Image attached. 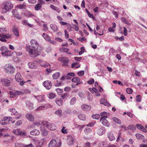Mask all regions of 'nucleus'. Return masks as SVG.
<instances>
[{
  "label": "nucleus",
  "instance_id": "864d4df0",
  "mask_svg": "<svg viewBox=\"0 0 147 147\" xmlns=\"http://www.w3.org/2000/svg\"><path fill=\"white\" fill-rule=\"evenodd\" d=\"M92 117L93 119H98L100 117V115L98 114H96L92 116Z\"/></svg>",
  "mask_w": 147,
  "mask_h": 147
},
{
  "label": "nucleus",
  "instance_id": "f704fd0d",
  "mask_svg": "<svg viewBox=\"0 0 147 147\" xmlns=\"http://www.w3.org/2000/svg\"><path fill=\"white\" fill-rule=\"evenodd\" d=\"M1 54L2 55H3V56H10L11 55L10 52L9 51H7V50L5 51L4 53L2 52Z\"/></svg>",
  "mask_w": 147,
  "mask_h": 147
},
{
  "label": "nucleus",
  "instance_id": "dca6fc26",
  "mask_svg": "<svg viewBox=\"0 0 147 147\" xmlns=\"http://www.w3.org/2000/svg\"><path fill=\"white\" fill-rule=\"evenodd\" d=\"M74 142V140L71 136H69L67 139V143L70 146L73 144Z\"/></svg>",
  "mask_w": 147,
  "mask_h": 147
},
{
  "label": "nucleus",
  "instance_id": "ea45409f",
  "mask_svg": "<svg viewBox=\"0 0 147 147\" xmlns=\"http://www.w3.org/2000/svg\"><path fill=\"white\" fill-rule=\"evenodd\" d=\"M24 92H22V91H19L17 90L15 91L16 93V96H19L20 95H24Z\"/></svg>",
  "mask_w": 147,
  "mask_h": 147
},
{
  "label": "nucleus",
  "instance_id": "f3484780",
  "mask_svg": "<svg viewBox=\"0 0 147 147\" xmlns=\"http://www.w3.org/2000/svg\"><path fill=\"white\" fill-rule=\"evenodd\" d=\"M13 132L16 135H23L24 134V133L20 129H17L13 131Z\"/></svg>",
  "mask_w": 147,
  "mask_h": 147
},
{
  "label": "nucleus",
  "instance_id": "a211bd4d",
  "mask_svg": "<svg viewBox=\"0 0 147 147\" xmlns=\"http://www.w3.org/2000/svg\"><path fill=\"white\" fill-rule=\"evenodd\" d=\"M26 117L28 121H32L34 120V117L30 113L27 114L26 115Z\"/></svg>",
  "mask_w": 147,
  "mask_h": 147
},
{
  "label": "nucleus",
  "instance_id": "5701e85b",
  "mask_svg": "<svg viewBox=\"0 0 147 147\" xmlns=\"http://www.w3.org/2000/svg\"><path fill=\"white\" fill-rule=\"evenodd\" d=\"M34 97L36 98L39 102L42 101L44 100V96L43 95L39 96H34Z\"/></svg>",
  "mask_w": 147,
  "mask_h": 147
},
{
  "label": "nucleus",
  "instance_id": "7c9ffc66",
  "mask_svg": "<svg viewBox=\"0 0 147 147\" xmlns=\"http://www.w3.org/2000/svg\"><path fill=\"white\" fill-rule=\"evenodd\" d=\"M71 77H74L75 76V74L73 73H69L67 74V76H66V78L67 79H71Z\"/></svg>",
  "mask_w": 147,
  "mask_h": 147
},
{
  "label": "nucleus",
  "instance_id": "4468645a",
  "mask_svg": "<svg viewBox=\"0 0 147 147\" xmlns=\"http://www.w3.org/2000/svg\"><path fill=\"white\" fill-rule=\"evenodd\" d=\"M105 127H102L100 129H98L97 130V133L99 136H102L105 133Z\"/></svg>",
  "mask_w": 147,
  "mask_h": 147
},
{
  "label": "nucleus",
  "instance_id": "2f4dec72",
  "mask_svg": "<svg viewBox=\"0 0 147 147\" xmlns=\"http://www.w3.org/2000/svg\"><path fill=\"white\" fill-rule=\"evenodd\" d=\"M50 26L51 28L54 31H56L58 30L57 26L54 24H51Z\"/></svg>",
  "mask_w": 147,
  "mask_h": 147
},
{
  "label": "nucleus",
  "instance_id": "39448f33",
  "mask_svg": "<svg viewBox=\"0 0 147 147\" xmlns=\"http://www.w3.org/2000/svg\"><path fill=\"white\" fill-rule=\"evenodd\" d=\"M58 60L61 62L63 66H68V63L69 61L68 58L65 57H59L58 58Z\"/></svg>",
  "mask_w": 147,
  "mask_h": 147
},
{
  "label": "nucleus",
  "instance_id": "f8f14e48",
  "mask_svg": "<svg viewBox=\"0 0 147 147\" xmlns=\"http://www.w3.org/2000/svg\"><path fill=\"white\" fill-rule=\"evenodd\" d=\"M50 106L49 104H46L43 106H40L38 107L36 110V111H40V110H45L49 108Z\"/></svg>",
  "mask_w": 147,
  "mask_h": 147
},
{
  "label": "nucleus",
  "instance_id": "72a5a7b5",
  "mask_svg": "<svg viewBox=\"0 0 147 147\" xmlns=\"http://www.w3.org/2000/svg\"><path fill=\"white\" fill-rule=\"evenodd\" d=\"M74 125L76 127L79 129L80 130H82L83 128L84 127V125L82 126L81 125H79L75 123H74Z\"/></svg>",
  "mask_w": 147,
  "mask_h": 147
},
{
  "label": "nucleus",
  "instance_id": "c756f323",
  "mask_svg": "<svg viewBox=\"0 0 147 147\" xmlns=\"http://www.w3.org/2000/svg\"><path fill=\"white\" fill-rule=\"evenodd\" d=\"M136 138L138 139L143 140L144 138V136L140 134H137L136 135Z\"/></svg>",
  "mask_w": 147,
  "mask_h": 147
},
{
  "label": "nucleus",
  "instance_id": "13d9d810",
  "mask_svg": "<svg viewBox=\"0 0 147 147\" xmlns=\"http://www.w3.org/2000/svg\"><path fill=\"white\" fill-rule=\"evenodd\" d=\"M43 63V64H41V66H42L45 67H47L49 65V64L47 63L46 62L44 61Z\"/></svg>",
  "mask_w": 147,
  "mask_h": 147
},
{
  "label": "nucleus",
  "instance_id": "4c0bfd02",
  "mask_svg": "<svg viewBox=\"0 0 147 147\" xmlns=\"http://www.w3.org/2000/svg\"><path fill=\"white\" fill-rule=\"evenodd\" d=\"M92 131L91 129L88 127H86L84 129V132L86 134H88Z\"/></svg>",
  "mask_w": 147,
  "mask_h": 147
},
{
  "label": "nucleus",
  "instance_id": "8fccbe9b",
  "mask_svg": "<svg viewBox=\"0 0 147 147\" xmlns=\"http://www.w3.org/2000/svg\"><path fill=\"white\" fill-rule=\"evenodd\" d=\"M113 121L117 123L120 124L121 123V120L119 119L116 117H113Z\"/></svg>",
  "mask_w": 147,
  "mask_h": 147
},
{
  "label": "nucleus",
  "instance_id": "6ab92c4d",
  "mask_svg": "<svg viewBox=\"0 0 147 147\" xmlns=\"http://www.w3.org/2000/svg\"><path fill=\"white\" fill-rule=\"evenodd\" d=\"M100 115L101 116V117L100 118H107L109 116L110 114L109 113H107L106 112L104 111L100 113Z\"/></svg>",
  "mask_w": 147,
  "mask_h": 147
},
{
  "label": "nucleus",
  "instance_id": "680f3d73",
  "mask_svg": "<svg viewBox=\"0 0 147 147\" xmlns=\"http://www.w3.org/2000/svg\"><path fill=\"white\" fill-rule=\"evenodd\" d=\"M88 98L89 100H92L93 97L91 93H88Z\"/></svg>",
  "mask_w": 147,
  "mask_h": 147
},
{
  "label": "nucleus",
  "instance_id": "3c124183",
  "mask_svg": "<svg viewBox=\"0 0 147 147\" xmlns=\"http://www.w3.org/2000/svg\"><path fill=\"white\" fill-rule=\"evenodd\" d=\"M55 113L58 116H61L62 115V111L61 109H58L55 112Z\"/></svg>",
  "mask_w": 147,
  "mask_h": 147
},
{
  "label": "nucleus",
  "instance_id": "37998d69",
  "mask_svg": "<svg viewBox=\"0 0 147 147\" xmlns=\"http://www.w3.org/2000/svg\"><path fill=\"white\" fill-rule=\"evenodd\" d=\"M56 91L59 95H61L63 92V90L62 89L59 88L56 89Z\"/></svg>",
  "mask_w": 147,
  "mask_h": 147
},
{
  "label": "nucleus",
  "instance_id": "7ed1b4c3",
  "mask_svg": "<svg viewBox=\"0 0 147 147\" xmlns=\"http://www.w3.org/2000/svg\"><path fill=\"white\" fill-rule=\"evenodd\" d=\"M3 7L1 10L2 13H5L10 9H11L13 7V4L9 1L5 2L3 3Z\"/></svg>",
  "mask_w": 147,
  "mask_h": 147
},
{
  "label": "nucleus",
  "instance_id": "c9c22d12",
  "mask_svg": "<svg viewBox=\"0 0 147 147\" xmlns=\"http://www.w3.org/2000/svg\"><path fill=\"white\" fill-rule=\"evenodd\" d=\"M17 7L20 9H25L26 7V5L24 4H20L17 5Z\"/></svg>",
  "mask_w": 147,
  "mask_h": 147
},
{
  "label": "nucleus",
  "instance_id": "de8ad7c7",
  "mask_svg": "<svg viewBox=\"0 0 147 147\" xmlns=\"http://www.w3.org/2000/svg\"><path fill=\"white\" fill-rule=\"evenodd\" d=\"M72 81L74 82H78L80 81V79L78 77H74L72 79Z\"/></svg>",
  "mask_w": 147,
  "mask_h": 147
},
{
  "label": "nucleus",
  "instance_id": "cd10ccee",
  "mask_svg": "<svg viewBox=\"0 0 147 147\" xmlns=\"http://www.w3.org/2000/svg\"><path fill=\"white\" fill-rule=\"evenodd\" d=\"M86 115L83 114H80L78 115V117L80 119L84 120L86 119Z\"/></svg>",
  "mask_w": 147,
  "mask_h": 147
},
{
  "label": "nucleus",
  "instance_id": "69168bd1",
  "mask_svg": "<svg viewBox=\"0 0 147 147\" xmlns=\"http://www.w3.org/2000/svg\"><path fill=\"white\" fill-rule=\"evenodd\" d=\"M65 127H63L61 130L62 132L64 134H67V133L66 130L65 129Z\"/></svg>",
  "mask_w": 147,
  "mask_h": 147
},
{
  "label": "nucleus",
  "instance_id": "b1692460",
  "mask_svg": "<svg viewBox=\"0 0 147 147\" xmlns=\"http://www.w3.org/2000/svg\"><path fill=\"white\" fill-rule=\"evenodd\" d=\"M12 31L14 33V35H15L16 36H19V30L17 28L15 27H14L12 30Z\"/></svg>",
  "mask_w": 147,
  "mask_h": 147
},
{
  "label": "nucleus",
  "instance_id": "f257e3e1",
  "mask_svg": "<svg viewBox=\"0 0 147 147\" xmlns=\"http://www.w3.org/2000/svg\"><path fill=\"white\" fill-rule=\"evenodd\" d=\"M31 46L27 47V51L30 55L33 57H36L38 55V53L37 50L39 45L36 40H32L30 41Z\"/></svg>",
  "mask_w": 147,
  "mask_h": 147
},
{
  "label": "nucleus",
  "instance_id": "20e7f679",
  "mask_svg": "<svg viewBox=\"0 0 147 147\" xmlns=\"http://www.w3.org/2000/svg\"><path fill=\"white\" fill-rule=\"evenodd\" d=\"M12 37V35L8 34L0 33V40L3 42H6V39H8Z\"/></svg>",
  "mask_w": 147,
  "mask_h": 147
},
{
  "label": "nucleus",
  "instance_id": "a18cd8bd",
  "mask_svg": "<svg viewBox=\"0 0 147 147\" xmlns=\"http://www.w3.org/2000/svg\"><path fill=\"white\" fill-rule=\"evenodd\" d=\"M48 132L45 129H44L42 131L41 133L42 135L43 136H46L48 135Z\"/></svg>",
  "mask_w": 147,
  "mask_h": 147
},
{
  "label": "nucleus",
  "instance_id": "a19ab883",
  "mask_svg": "<svg viewBox=\"0 0 147 147\" xmlns=\"http://www.w3.org/2000/svg\"><path fill=\"white\" fill-rule=\"evenodd\" d=\"M42 36L44 39L46 40H48L50 38V37L47 34L45 33H43L42 34Z\"/></svg>",
  "mask_w": 147,
  "mask_h": 147
},
{
  "label": "nucleus",
  "instance_id": "49530a36",
  "mask_svg": "<svg viewBox=\"0 0 147 147\" xmlns=\"http://www.w3.org/2000/svg\"><path fill=\"white\" fill-rule=\"evenodd\" d=\"M127 129L130 130H136V127L133 125H130L128 126Z\"/></svg>",
  "mask_w": 147,
  "mask_h": 147
},
{
  "label": "nucleus",
  "instance_id": "79ce46f5",
  "mask_svg": "<svg viewBox=\"0 0 147 147\" xmlns=\"http://www.w3.org/2000/svg\"><path fill=\"white\" fill-rule=\"evenodd\" d=\"M120 140H121V141L122 142H123L124 141V139H123L121 138V133H119L118 138L117 139V142H119V141Z\"/></svg>",
  "mask_w": 147,
  "mask_h": 147
},
{
  "label": "nucleus",
  "instance_id": "423d86ee",
  "mask_svg": "<svg viewBox=\"0 0 147 147\" xmlns=\"http://www.w3.org/2000/svg\"><path fill=\"white\" fill-rule=\"evenodd\" d=\"M61 145V142H59L58 144H57L55 140H52L50 142L49 147H60Z\"/></svg>",
  "mask_w": 147,
  "mask_h": 147
},
{
  "label": "nucleus",
  "instance_id": "4be33fe9",
  "mask_svg": "<svg viewBox=\"0 0 147 147\" xmlns=\"http://www.w3.org/2000/svg\"><path fill=\"white\" fill-rule=\"evenodd\" d=\"M81 108L83 110L85 111H89L91 109L90 106L85 104L83 105L82 106Z\"/></svg>",
  "mask_w": 147,
  "mask_h": 147
},
{
  "label": "nucleus",
  "instance_id": "4d7b16f0",
  "mask_svg": "<svg viewBox=\"0 0 147 147\" xmlns=\"http://www.w3.org/2000/svg\"><path fill=\"white\" fill-rule=\"evenodd\" d=\"M94 80L92 78H91L88 81L87 83L89 84H94Z\"/></svg>",
  "mask_w": 147,
  "mask_h": 147
},
{
  "label": "nucleus",
  "instance_id": "6e6552de",
  "mask_svg": "<svg viewBox=\"0 0 147 147\" xmlns=\"http://www.w3.org/2000/svg\"><path fill=\"white\" fill-rule=\"evenodd\" d=\"M1 82L2 85L4 86H8L11 83L10 80L7 78L1 79Z\"/></svg>",
  "mask_w": 147,
  "mask_h": 147
},
{
  "label": "nucleus",
  "instance_id": "09e8293b",
  "mask_svg": "<svg viewBox=\"0 0 147 147\" xmlns=\"http://www.w3.org/2000/svg\"><path fill=\"white\" fill-rule=\"evenodd\" d=\"M47 96L49 98L51 99L54 98L55 96V95L54 94L51 93L48 95Z\"/></svg>",
  "mask_w": 147,
  "mask_h": 147
},
{
  "label": "nucleus",
  "instance_id": "bb28decb",
  "mask_svg": "<svg viewBox=\"0 0 147 147\" xmlns=\"http://www.w3.org/2000/svg\"><path fill=\"white\" fill-rule=\"evenodd\" d=\"M100 102L101 104H104L105 106H109V105H110V104L104 99H102L100 100Z\"/></svg>",
  "mask_w": 147,
  "mask_h": 147
},
{
  "label": "nucleus",
  "instance_id": "6e6d98bb",
  "mask_svg": "<svg viewBox=\"0 0 147 147\" xmlns=\"http://www.w3.org/2000/svg\"><path fill=\"white\" fill-rule=\"evenodd\" d=\"M121 20L123 22L126 24H127L128 23L127 20L125 18H123V17L121 18Z\"/></svg>",
  "mask_w": 147,
  "mask_h": 147
},
{
  "label": "nucleus",
  "instance_id": "9d476101",
  "mask_svg": "<svg viewBox=\"0 0 147 147\" xmlns=\"http://www.w3.org/2000/svg\"><path fill=\"white\" fill-rule=\"evenodd\" d=\"M12 118L9 117H4L3 119L0 121V123L3 125H5L9 123Z\"/></svg>",
  "mask_w": 147,
  "mask_h": 147
},
{
  "label": "nucleus",
  "instance_id": "393cba45",
  "mask_svg": "<svg viewBox=\"0 0 147 147\" xmlns=\"http://www.w3.org/2000/svg\"><path fill=\"white\" fill-rule=\"evenodd\" d=\"M30 134L31 135L34 136L38 135L40 134V131L39 130L35 129L31 131Z\"/></svg>",
  "mask_w": 147,
  "mask_h": 147
},
{
  "label": "nucleus",
  "instance_id": "0eeeda50",
  "mask_svg": "<svg viewBox=\"0 0 147 147\" xmlns=\"http://www.w3.org/2000/svg\"><path fill=\"white\" fill-rule=\"evenodd\" d=\"M10 111L11 112V114L12 115L16 116L15 118L17 119H19L22 116L21 114H19L14 108L10 109Z\"/></svg>",
  "mask_w": 147,
  "mask_h": 147
},
{
  "label": "nucleus",
  "instance_id": "473e14b6",
  "mask_svg": "<svg viewBox=\"0 0 147 147\" xmlns=\"http://www.w3.org/2000/svg\"><path fill=\"white\" fill-rule=\"evenodd\" d=\"M108 138L110 141H112L115 139V137L112 133H110L108 136Z\"/></svg>",
  "mask_w": 147,
  "mask_h": 147
},
{
  "label": "nucleus",
  "instance_id": "5fc2aeb1",
  "mask_svg": "<svg viewBox=\"0 0 147 147\" xmlns=\"http://www.w3.org/2000/svg\"><path fill=\"white\" fill-rule=\"evenodd\" d=\"M126 91L127 93L129 94H131L133 92L132 89L129 88H127Z\"/></svg>",
  "mask_w": 147,
  "mask_h": 147
},
{
  "label": "nucleus",
  "instance_id": "1a4fd4ad",
  "mask_svg": "<svg viewBox=\"0 0 147 147\" xmlns=\"http://www.w3.org/2000/svg\"><path fill=\"white\" fill-rule=\"evenodd\" d=\"M5 72L9 74H13L15 71V69L12 65H9L5 68Z\"/></svg>",
  "mask_w": 147,
  "mask_h": 147
},
{
  "label": "nucleus",
  "instance_id": "e2e57ef3",
  "mask_svg": "<svg viewBox=\"0 0 147 147\" xmlns=\"http://www.w3.org/2000/svg\"><path fill=\"white\" fill-rule=\"evenodd\" d=\"M136 101L138 102H140L141 101V96L140 95H138L136 96Z\"/></svg>",
  "mask_w": 147,
  "mask_h": 147
},
{
  "label": "nucleus",
  "instance_id": "412c9836",
  "mask_svg": "<svg viewBox=\"0 0 147 147\" xmlns=\"http://www.w3.org/2000/svg\"><path fill=\"white\" fill-rule=\"evenodd\" d=\"M29 67L31 69H36L37 67L36 63L34 62H29L28 63Z\"/></svg>",
  "mask_w": 147,
  "mask_h": 147
},
{
  "label": "nucleus",
  "instance_id": "c85d7f7f",
  "mask_svg": "<svg viewBox=\"0 0 147 147\" xmlns=\"http://www.w3.org/2000/svg\"><path fill=\"white\" fill-rule=\"evenodd\" d=\"M55 102L58 106H60L62 104L63 100L61 99H57L55 100Z\"/></svg>",
  "mask_w": 147,
  "mask_h": 147
},
{
  "label": "nucleus",
  "instance_id": "aec40b11",
  "mask_svg": "<svg viewBox=\"0 0 147 147\" xmlns=\"http://www.w3.org/2000/svg\"><path fill=\"white\" fill-rule=\"evenodd\" d=\"M15 79L18 82H20L22 81V79L20 74L19 72L16 75Z\"/></svg>",
  "mask_w": 147,
  "mask_h": 147
},
{
  "label": "nucleus",
  "instance_id": "e433bc0d",
  "mask_svg": "<svg viewBox=\"0 0 147 147\" xmlns=\"http://www.w3.org/2000/svg\"><path fill=\"white\" fill-rule=\"evenodd\" d=\"M42 5L40 3H38L35 6V9L36 11L39 10L41 8Z\"/></svg>",
  "mask_w": 147,
  "mask_h": 147
},
{
  "label": "nucleus",
  "instance_id": "603ef678",
  "mask_svg": "<svg viewBox=\"0 0 147 147\" xmlns=\"http://www.w3.org/2000/svg\"><path fill=\"white\" fill-rule=\"evenodd\" d=\"M76 101V98L75 97L73 98L71 100L70 103L71 105H73L74 104Z\"/></svg>",
  "mask_w": 147,
  "mask_h": 147
},
{
  "label": "nucleus",
  "instance_id": "ddd939ff",
  "mask_svg": "<svg viewBox=\"0 0 147 147\" xmlns=\"http://www.w3.org/2000/svg\"><path fill=\"white\" fill-rule=\"evenodd\" d=\"M100 121H101L102 124L105 126L109 127L110 125V123L107 120L106 118H100Z\"/></svg>",
  "mask_w": 147,
  "mask_h": 147
},
{
  "label": "nucleus",
  "instance_id": "2eb2a0df",
  "mask_svg": "<svg viewBox=\"0 0 147 147\" xmlns=\"http://www.w3.org/2000/svg\"><path fill=\"white\" fill-rule=\"evenodd\" d=\"M59 51L61 52H65L69 55H71L72 53L70 52H68L69 49L65 47H62L59 49Z\"/></svg>",
  "mask_w": 147,
  "mask_h": 147
},
{
  "label": "nucleus",
  "instance_id": "c03bdc74",
  "mask_svg": "<svg viewBox=\"0 0 147 147\" xmlns=\"http://www.w3.org/2000/svg\"><path fill=\"white\" fill-rule=\"evenodd\" d=\"M60 76V73H56L53 75V77L54 79H56L59 77Z\"/></svg>",
  "mask_w": 147,
  "mask_h": 147
},
{
  "label": "nucleus",
  "instance_id": "0e129e2a",
  "mask_svg": "<svg viewBox=\"0 0 147 147\" xmlns=\"http://www.w3.org/2000/svg\"><path fill=\"white\" fill-rule=\"evenodd\" d=\"M124 34L125 36H127V30L125 27H123Z\"/></svg>",
  "mask_w": 147,
  "mask_h": 147
},
{
  "label": "nucleus",
  "instance_id": "f03ea898",
  "mask_svg": "<svg viewBox=\"0 0 147 147\" xmlns=\"http://www.w3.org/2000/svg\"><path fill=\"white\" fill-rule=\"evenodd\" d=\"M42 123V125L46 127L49 129L51 130H54L55 129V126L53 123H51L46 121H44L41 123L39 121H36L34 122V124L36 125H39Z\"/></svg>",
  "mask_w": 147,
  "mask_h": 147
},
{
  "label": "nucleus",
  "instance_id": "a878e982",
  "mask_svg": "<svg viewBox=\"0 0 147 147\" xmlns=\"http://www.w3.org/2000/svg\"><path fill=\"white\" fill-rule=\"evenodd\" d=\"M107 145V143L105 141H102L98 144L99 147H106Z\"/></svg>",
  "mask_w": 147,
  "mask_h": 147
},
{
  "label": "nucleus",
  "instance_id": "58836bf2",
  "mask_svg": "<svg viewBox=\"0 0 147 147\" xmlns=\"http://www.w3.org/2000/svg\"><path fill=\"white\" fill-rule=\"evenodd\" d=\"M50 7L56 11H57L59 12V9L57 7L55 6V5H50Z\"/></svg>",
  "mask_w": 147,
  "mask_h": 147
},
{
  "label": "nucleus",
  "instance_id": "338daca9",
  "mask_svg": "<svg viewBox=\"0 0 147 147\" xmlns=\"http://www.w3.org/2000/svg\"><path fill=\"white\" fill-rule=\"evenodd\" d=\"M49 42L52 44H55L56 45L57 43V42L55 41H54V40H51L50 39V38H49V40H48Z\"/></svg>",
  "mask_w": 147,
  "mask_h": 147
},
{
  "label": "nucleus",
  "instance_id": "9b49d317",
  "mask_svg": "<svg viewBox=\"0 0 147 147\" xmlns=\"http://www.w3.org/2000/svg\"><path fill=\"white\" fill-rule=\"evenodd\" d=\"M43 86L47 90L50 89L52 87V84L50 81H46L43 83Z\"/></svg>",
  "mask_w": 147,
  "mask_h": 147
},
{
  "label": "nucleus",
  "instance_id": "774afa93",
  "mask_svg": "<svg viewBox=\"0 0 147 147\" xmlns=\"http://www.w3.org/2000/svg\"><path fill=\"white\" fill-rule=\"evenodd\" d=\"M136 126L139 129H140V130H141L142 127L143 126H142L141 124H137L136 125Z\"/></svg>",
  "mask_w": 147,
  "mask_h": 147
},
{
  "label": "nucleus",
  "instance_id": "052dcab7",
  "mask_svg": "<svg viewBox=\"0 0 147 147\" xmlns=\"http://www.w3.org/2000/svg\"><path fill=\"white\" fill-rule=\"evenodd\" d=\"M77 74L79 76H82L84 75V71H81L77 73Z\"/></svg>",
  "mask_w": 147,
  "mask_h": 147
},
{
  "label": "nucleus",
  "instance_id": "bf43d9fd",
  "mask_svg": "<svg viewBox=\"0 0 147 147\" xmlns=\"http://www.w3.org/2000/svg\"><path fill=\"white\" fill-rule=\"evenodd\" d=\"M0 50L2 52L4 53L5 51L7 50V48L3 46L1 48Z\"/></svg>",
  "mask_w": 147,
  "mask_h": 147
}]
</instances>
